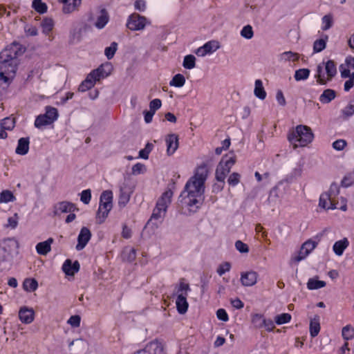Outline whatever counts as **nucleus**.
I'll use <instances>...</instances> for the list:
<instances>
[{
    "instance_id": "nucleus-64",
    "label": "nucleus",
    "mask_w": 354,
    "mask_h": 354,
    "mask_svg": "<svg viewBox=\"0 0 354 354\" xmlns=\"http://www.w3.org/2000/svg\"><path fill=\"white\" fill-rule=\"evenodd\" d=\"M353 183H354V174H348L342 180V184L345 187L351 186Z\"/></svg>"
},
{
    "instance_id": "nucleus-39",
    "label": "nucleus",
    "mask_w": 354,
    "mask_h": 354,
    "mask_svg": "<svg viewBox=\"0 0 354 354\" xmlns=\"http://www.w3.org/2000/svg\"><path fill=\"white\" fill-rule=\"evenodd\" d=\"M23 286L25 290L33 292L37 288L38 283L35 279H26L24 281Z\"/></svg>"
},
{
    "instance_id": "nucleus-1",
    "label": "nucleus",
    "mask_w": 354,
    "mask_h": 354,
    "mask_svg": "<svg viewBox=\"0 0 354 354\" xmlns=\"http://www.w3.org/2000/svg\"><path fill=\"white\" fill-rule=\"evenodd\" d=\"M208 172L207 165H201L196 169L194 175L185 184L180 195V202L183 208L187 209L189 214L195 213L204 201L205 183Z\"/></svg>"
},
{
    "instance_id": "nucleus-23",
    "label": "nucleus",
    "mask_w": 354,
    "mask_h": 354,
    "mask_svg": "<svg viewBox=\"0 0 354 354\" xmlns=\"http://www.w3.org/2000/svg\"><path fill=\"white\" fill-rule=\"evenodd\" d=\"M62 270L67 275H73L80 270V264L78 261L72 263L70 259H66L62 266Z\"/></svg>"
},
{
    "instance_id": "nucleus-36",
    "label": "nucleus",
    "mask_w": 354,
    "mask_h": 354,
    "mask_svg": "<svg viewBox=\"0 0 354 354\" xmlns=\"http://www.w3.org/2000/svg\"><path fill=\"white\" fill-rule=\"evenodd\" d=\"M185 83V78L182 74L175 75L169 82L171 86L182 87Z\"/></svg>"
},
{
    "instance_id": "nucleus-41",
    "label": "nucleus",
    "mask_w": 354,
    "mask_h": 354,
    "mask_svg": "<svg viewBox=\"0 0 354 354\" xmlns=\"http://www.w3.org/2000/svg\"><path fill=\"white\" fill-rule=\"evenodd\" d=\"M15 200L13 194L9 190H4L0 194V203L12 202Z\"/></svg>"
},
{
    "instance_id": "nucleus-40",
    "label": "nucleus",
    "mask_w": 354,
    "mask_h": 354,
    "mask_svg": "<svg viewBox=\"0 0 354 354\" xmlns=\"http://www.w3.org/2000/svg\"><path fill=\"white\" fill-rule=\"evenodd\" d=\"M183 66L186 69H192L196 66V58L192 55H186L184 57Z\"/></svg>"
},
{
    "instance_id": "nucleus-22",
    "label": "nucleus",
    "mask_w": 354,
    "mask_h": 354,
    "mask_svg": "<svg viewBox=\"0 0 354 354\" xmlns=\"http://www.w3.org/2000/svg\"><path fill=\"white\" fill-rule=\"evenodd\" d=\"M319 205L324 209L337 208L335 202L332 199L330 194H322L319 197Z\"/></svg>"
},
{
    "instance_id": "nucleus-63",
    "label": "nucleus",
    "mask_w": 354,
    "mask_h": 354,
    "mask_svg": "<svg viewBox=\"0 0 354 354\" xmlns=\"http://www.w3.org/2000/svg\"><path fill=\"white\" fill-rule=\"evenodd\" d=\"M342 113L346 116H351L354 114V100L342 110Z\"/></svg>"
},
{
    "instance_id": "nucleus-53",
    "label": "nucleus",
    "mask_w": 354,
    "mask_h": 354,
    "mask_svg": "<svg viewBox=\"0 0 354 354\" xmlns=\"http://www.w3.org/2000/svg\"><path fill=\"white\" fill-rule=\"evenodd\" d=\"M93 71L96 73L95 75L97 76L99 80L104 79L110 75V71H107L103 66H100Z\"/></svg>"
},
{
    "instance_id": "nucleus-10",
    "label": "nucleus",
    "mask_w": 354,
    "mask_h": 354,
    "mask_svg": "<svg viewBox=\"0 0 354 354\" xmlns=\"http://www.w3.org/2000/svg\"><path fill=\"white\" fill-rule=\"evenodd\" d=\"M58 117L57 109L52 106L46 107V113L37 117L35 121V126L41 129L45 126L53 123Z\"/></svg>"
},
{
    "instance_id": "nucleus-11",
    "label": "nucleus",
    "mask_w": 354,
    "mask_h": 354,
    "mask_svg": "<svg viewBox=\"0 0 354 354\" xmlns=\"http://www.w3.org/2000/svg\"><path fill=\"white\" fill-rule=\"evenodd\" d=\"M0 246L2 250H4V252L9 255V257L12 259L14 255L18 254L19 249V242L15 238H6L1 241L0 243Z\"/></svg>"
},
{
    "instance_id": "nucleus-25",
    "label": "nucleus",
    "mask_w": 354,
    "mask_h": 354,
    "mask_svg": "<svg viewBox=\"0 0 354 354\" xmlns=\"http://www.w3.org/2000/svg\"><path fill=\"white\" fill-rule=\"evenodd\" d=\"M348 245L349 241L348 239L344 238L334 243L333 246V250L336 255L342 256L344 253V251L348 248Z\"/></svg>"
},
{
    "instance_id": "nucleus-44",
    "label": "nucleus",
    "mask_w": 354,
    "mask_h": 354,
    "mask_svg": "<svg viewBox=\"0 0 354 354\" xmlns=\"http://www.w3.org/2000/svg\"><path fill=\"white\" fill-rule=\"evenodd\" d=\"M322 29L323 30H327L332 27L333 24L332 15L329 14V15H324L322 17Z\"/></svg>"
},
{
    "instance_id": "nucleus-19",
    "label": "nucleus",
    "mask_w": 354,
    "mask_h": 354,
    "mask_svg": "<svg viewBox=\"0 0 354 354\" xmlns=\"http://www.w3.org/2000/svg\"><path fill=\"white\" fill-rule=\"evenodd\" d=\"M258 274L256 272L250 271L241 273V281L244 286H252L257 281Z\"/></svg>"
},
{
    "instance_id": "nucleus-35",
    "label": "nucleus",
    "mask_w": 354,
    "mask_h": 354,
    "mask_svg": "<svg viewBox=\"0 0 354 354\" xmlns=\"http://www.w3.org/2000/svg\"><path fill=\"white\" fill-rule=\"evenodd\" d=\"M82 32L81 28H76L71 30L69 36V42L73 44L79 42L82 39Z\"/></svg>"
},
{
    "instance_id": "nucleus-51",
    "label": "nucleus",
    "mask_w": 354,
    "mask_h": 354,
    "mask_svg": "<svg viewBox=\"0 0 354 354\" xmlns=\"http://www.w3.org/2000/svg\"><path fill=\"white\" fill-rule=\"evenodd\" d=\"M241 35L247 39L252 38L254 32L252 26L250 25L244 26L241 30Z\"/></svg>"
},
{
    "instance_id": "nucleus-43",
    "label": "nucleus",
    "mask_w": 354,
    "mask_h": 354,
    "mask_svg": "<svg viewBox=\"0 0 354 354\" xmlns=\"http://www.w3.org/2000/svg\"><path fill=\"white\" fill-rule=\"evenodd\" d=\"M290 320L291 315L289 313H282L274 317L275 323L278 325L288 323Z\"/></svg>"
},
{
    "instance_id": "nucleus-50",
    "label": "nucleus",
    "mask_w": 354,
    "mask_h": 354,
    "mask_svg": "<svg viewBox=\"0 0 354 354\" xmlns=\"http://www.w3.org/2000/svg\"><path fill=\"white\" fill-rule=\"evenodd\" d=\"M241 175L237 172H233L230 175L227 183L230 186L234 187L239 183Z\"/></svg>"
},
{
    "instance_id": "nucleus-60",
    "label": "nucleus",
    "mask_w": 354,
    "mask_h": 354,
    "mask_svg": "<svg viewBox=\"0 0 354 354\" xmlns=\"http://www.w3.org/2000/svg\"><path fill=\"white\" fill-rule=\"evenodd\" d=\"M346 140L343 139H339L333 142V147L337 151H342L343 150L345 147L346 146Z\"/></svg>"
},
{
    "instance_id": "nucleus-29",
    "label": "nucleus",
    "mask_w": 354,
    "mask_h": 354,
    "mask_svg": "<svg viewBox=\"0 0 354 354\" xmlns=\"http://www.w3.org/2000/svg\"><path fill=\"white\" fill-rule=\"evenodd\" d=\"M109 17L106 10L102 9L100 10V15L97 18L95 26L98 29L103 28L108 23Z\"/></svg>"
},
{
    "instance_id": "nucleus-31",
    "label": "nucleus",
    "mask_w": 354,
    "mask_h": 354,
    "mask_svg": "<svg viewBox=\"0 0 354 354\" xmlns=\"http://www.w3.org/2000/svg\"><path fill=\"white\" fill-rule=\"evenodd\" d=\"M254 93L257 97L261 100H264L266 97V92L261 80H257L255 81Z\"/></svg>"
},
{
    "instance_id": "nucleus-27",
    "label": "nucleus",
    "mask_w": 354,
    "mask_h": 354,
    "mask_svg": "<svg viewBox=\"0 0 354 354\" xmlns=\"http://www.w3.org/2000/svg\"><path fill=\"white\" fill-rule=\"evenodd\" d=\"M320 331V317L315 315L310 321V335L312 337H316Z\"/></svg>"
},
{
    "instance_id": "nucleus-21",
    "label": "nucleus",
    "mask_w": 354,
    "mask_h": 354,
    "mask_svg": "<svg viewBox=\"0 0 354 354\" xmlns=\"http://www.w3.org/2000/svg\"><path fill=\"white\" fill-rule=\"evenodd\" d=\"M54 239L48 238L46 241L39 242L36 245V251L40 255H46L51 250V245L53 243Z\"/></svg>"
},
{
    "instance_id": "nucleus-59",
    "label": "nucleus",
    "mask_w": 354,
    "mask_h": 354,
    "mask_svg": "<svg viewBox=\"0 0 354 354\" xmlns=\"http://www.w3.org/2000/svg\"><path fill=\"white\" fill-rule=\"evenodd\" d=\"M231 268V266L230 263L225 262L223 263H221L219 265L218 268H217V273L219 276H222L226 272L230 271Z\"/></svg>"
},
{
    "instance_id": "nucleus-34",
    "label": "nucleus",
    "mask_w": 354,
    "mask_h": 354,
    "mask_svg": "<svg viewBox=\"0 0 354 354\" xmlns=\"http://www.w3.org/2000/svg\"><path fill=\"white\" fill-rule=\"evenodd\" d=\"M326 286V282L324 281H319L315 278H310L308 279L307 283V288L309 290H317Z\"/></svg>"
},
{
    "instance_id": "nucleus-54",
    "label": "nucleus",
    "mask_w": 354,
    "mask_h": 354,
    "mask_svg": "<svg viewBox=\"0 0 354 354\" xmlns=\"http://www.w3.org/2000/svg\"><path fill=\"white\" fill-rule=\"evenodd\" d=\"M93 84L91 81L85 79L79 86L78 91L80 92H85L93 87Z\"/></svg>"
},
{
    "instance_id": "nucleus-4",
    "label": "nucleus",
    "mask_w": 354,
    "mask_h": 354,
    "mask_svg": "<svg viewBox=\"0 0 354 354\" xmlns=\"http://www.w3.org/2000/svg\"><path fill=\"white\" fill-rule=\"evenodd\" d=\"M337 74L336 64L333 60L322 62L317 66L315 77L319 84L324 85Z\"/></svg>"
},
{
    "instance_id": "nucleus-20",
    "label": "nucleus",
    "mask_w": 354,
    "mask_h": 354,
    "mask_svg": "<svg viewBox=\"0 0 354 354\" xmlns=\"http://www.w3.org/2000/svg\"><path fill=\"white\" fill-rule=\"evenodd\" d=\"M19 317L22 323L30 324L34 320L35 312L32 308L24 307L20 309Z\"/></svg>"
},
{
    "instance_id": "nucleus-42",
    "label": "nucleus",
    "mask_w": 354,
    "mask_h": 354,
    "mask_svg": "<svg viewBox=\"0 0 354 354\" xmlns=\"http://www.w3.org/2000/svg\"><path fill=\"white\" fill-rule=\"evenodd\" d=\"M136 258V250L134 248L126 249L123 252V259L129 262L133 261Z\"/></svg>"
},
{
    "instance_id": "nucleus-48",
    "label": "nucleus",
    "mask_w": 354,
    "mask_h": 354,
    "mask_svg": "<svg viewBox=\"0 0 354 354\" xmlns=\"http://www.w3.org/2000/svg\"><path fill=\"white\" fill-rule=\"evenodd\" d=\"M117 47L118 44L116 42H113L110 46L105 48L104 53L108 59L113 58L117 50Z\"/></svg>"
},
{
    "instance_id": "nucleus-15",
    "label": "nucleus",
    "mask_w": 354,
    "mask_h": 354,
    "mask_svg": "<svg viewBox=\"0 0 354 354\" xmlns=\"http://www.w3.org/2000/svg\"><path fill=\"white\" fill-rule=\"evenodd\" d=\"M220 48L219 42L212 40L205 43L203 46L196 50V54L199 57H204L207 54H212Z\"/></svg>"
},
{
    "instance_id": "nucleus-32",
    "label": "nucleus",
    "mask_w": 354,
    "mask_h": 354,
    "mask_svg": "<svg viewBox=\"0 0 354 354\" xmlns=\"http://www.w3.org/2000/svg\"><path fill=\"white\" fill-rule=\"evenodd\" d=\"M299 59V54L292 51L283 52L279 55V60L281 62H297Z\"/></svg>"
},
{
    "instance_id": "nucleus-13",
    "label": "nucleus",
    "mask_w": 354,
    "mask_h": 354,
    "mask_svg": "<svg viewBox=\"0 0 354 354\" xmlns=\"http://www.w3.org/2000/svg\"><path fill=\"white\" fill-rule=\"evenodd\" d=\"M317 243L312 240H308L301 247L297 256L294 258L295 262H299L304 259L316 248Z\"/></svg>"
},
{
    "instance_id": "nucleus-26",
    "label": "nucleus",
    "mask_w": 354,
    "mask_h": 354,
    "mask_svg": "<svg viewBox=\"0 0 354 354\" xmlns=\"http://www.w3.org/2000/svg\"><path fill=\"white\" fill-rule=\"evenodd\" d=\"M29 138H21L18 140V144L15 149L16 153L19 155H26L28 153L29 150Z\"/></svg>"
},
{
    "instance_id": "nucleus-55",
    "label": "nucleus",
    "mask_w": 354,
    "mask_h": 354,
    "mask_svg": "<svg viewBox=\"0 0 354 354\" xmlns=\"http://www.w3.org/2000/svg\"><path fill=\"white\" fill-rule=\"evenodd\" d=\"M348 68L349 67H347L345 63L339 66V71L342 78L352 77L353 73L351 72Z\"/></svg>"
},
{
    "instance_id": "nucleus-52",
    "label": "nucleus",
    "mask_w": 354,
    "mask_h": 354,
    "mask_svg": "<svg viewBox=\"0 0 354 354\" xmlns=\"http://www.w3.org/2000/svg\"><path fill=\"white\" fill-rule=\"evenodd\" d=\"M153 145L151 143H147L143 149H141L139 152V156L143 159H148L149 154L153 149Z\"/></svg>"
},
{
    "instance_id": "nucleus-28",
    "label": "nucleus",
    "mask_w": 354,
    "mask_h": 354,
    "mask_svg": "<svg viewBox=\"0 0 354 354\" xmlns=\"http://www.w3.org/2000/svg\"><path fill=\"white\" fill-rule=\"evenodd\" d=\"M56 213L72 212L76 209L75 205L68 201L59 203L56 206Z\"/></svg>"
},
{
    "instance_id": "nucleus-30",
    "label": "nucleus",
    "mask_w": 354,
    "mask_h": 354,
    "mask_svg": "<svg viewBox=\"0 0 354 354\" xmlns=\"http://www.w3.org/2000/svg\"><path fill=\"white\" fill-rule=\"evenodd\" d=\"M336 93L333 89H326L319 96V101L324 104H328L335 99Z\"/></svg>"
},
{
    "instance_id": "nucleus-33",
    "label": "nucleus",
    "mask_w": 354,
    "mask_h": 354,
    "mask_svg": "<svg viewBox=\"0 0 354 354\" xmlns=\"http://www.w3.org/2000/svg\"><path fill=\"white\" fill-rule=\"evenodd\" d=\"M42 32L46 35H48L54 27V21L50 18H45L41 24Z\"/></svg>"
},
{
    "instance_id": "nucleus-56",
    "label": "nucleus",
    "mask_w": 354,
    "mask_h": 354,
    "mask_svg": "<svg viewBox=\"0 0 354 354\" xmlns=\"http://www.w3.org/2000/svg\"><path fill=\"white\" fill-rule=\"evenodd\" d=\"M235 248L241 253H248L249 252L248 245L239 240L235 242Z\"/></svg>"
},
{
    "instance_id": "nucleus-37",
    "label": "nucleus",
    "mask_w": 354,
    "mask_h": 354,
    "mask_svg": "<svg viewBox=\"0 0 354 354\" xmlns=\"http://www.w3.org/2000/svg\"><path fill=\"white\" fill-rule=\"evenodd\" d=\"M327 40L328 36H326L325 39H319L315 40L313 44V52L315 53H317L325 49Z\"/></svg>"
},
{
    "instance_id": "nucleus-8",
    "label": "nucleus",
    "mask_w": 354,
    "mask_h": 354,
    "mask_svg": "<svg viewBox=\"0 0 354 354\" xmlns=\"http://www.w3.org/2000/svg\"><path fill=\"white\" fill-rule=\"evenodd\" d=\"M23 52L21 46L14 42L0 53V63L5 64L9 62H17V57Z\"/></svg>"
},
{
    "instance_id": "nucleus-12",
    "label": "nucleus",
    "mask_w": 354,
    "mask_h": 354,
    "mask_svg": "<svg viewBox=\"0 0 354 354\" xmlns=\"http://www.w3.org/2000/svg\"><path fill=\"white\" fill-rule=\"evenodd\" d=\"M17 71V62H9L7 64H1L0 78L7 82L13 77Z\"/></svg>"
},
{
    "instance_id": "nucleus-2",
    "label": "nucleus",
    "mask_w": 354,
    "mask_h": 354,
    "mask_svg": "<svg viewBox=\"0 0 354 354\" xmlns=\"http://www.w3.org/2000/svg\"><path fill=\"white\" fill-rule=\"evenodd\" d=\"M173 194V192L171 189H167L162 194L156 202L147 225L152 223L158 227V225L162 222L166 215L167 208L171 203Z\"/></svg>"
},
{
    "instance_id": "nucleus-5",
    "label": "nucleus",
    "mask_w": 354,
    "mask_h": 354,
    "mask_svg": "<svg viewBox=\"0 0 354 354\" xmlns=\"http://www.w3.org/2000/svg\"><path fill=\"white\" fill-rule=\"evenodd\" d=\"M236 162V156L234 152L230 151L223 156L216 169L215 178L216 180L225 184V179L227 175L230 173Z\"/></svg>"
},
{
    "instance_id": "nucleus-3",
    "label": "nucleus",
    "mask_w": 354,
    "mask_h": 354,
    "mask_svg": "<svg viewBox=\"0 0 354 354\" xmlns=\"http://www.w3.org/2000/svg\"><path fill=\"white\" fill-rule=\"evenodd\" d=\"M314 135L310 127L306 125H298L295 129L288 134V139L293 145L294 149L303 147L310 143Z\"/></svg>"
},
{
    "instance_id": "nucleus-7",
    "label": "nucleus",
    "mask_w": 354,
    "mask_h": 354,
    "mask_svg": "<svg viewBox=\"0 0 354 354\" xmlns=\"http://www.w3.org/2000/svg\"><path fill=\"white\" fill-rule=\"evenodd\" d=\"M113 207V193L110 190L102 193L100 198V205L97 212L96 219L98 223L104 222L109 212Z\"/></svg>"
},
{
    "instance_id": "nucleus-57",
    "label": "nucleus",
    "mask_w": 354,
    "mask_h": 354,
    "mask_svg": "<svg viewBox=\"0 0 354 354\" xmlns=\"http://www.w3.org/2000/svg\"><path fill=\"white\" fill-rule=\"evenodd\" d=\"M81 317L80 315H72L67 321V323L74 328L79 327Z\"/></svg>"
},
{
    "instance_id": "nucleus-16",
    "label": "nucleus",
    "mask_w": 354,
    "mask_h": 354,
    "mask_svg": "<svg viewBox=\"0 0 354 354\" xmlns=\"http://www.w3.org/2000/svg\"><path fill=\"white\" fill-rule=\"evenodd\" d=\"M91 237V232L86 227H83L77 237V250H82L86 245Z\"/></svg>"
},
{
    "instance_id": "nucleus-6",
    "label": "nucleus",
    "mask_w": 354,
    "mask_h": 354,
    "mask_svg": "<svg viewBox=\"0 0 354 354\" xmlns=\"http://www.w3.org/2000/svg\"><path fill=\"white\" fill-rule=\"evenodd\" d=\"M191 291L189 285L185 282L184 279H180L176 287L174 295H176V306L180 314H185L188 309L189 304L187 301L189 292Z\"/></svg>"
},
{
    "instance_id": "nucleus-45",
    "label": "nucleus",
    "mask_w": 354,
    "mask_h": 354,
    "mask_svg": "<svg viewBox=\"0 0 354 354\" xmlns=\"http://www.w3.org/2000/svg\"><path fill=\"white\" fill-rule=\"evenodd\" d=\"M32 8L41 14L46 12L47 10L46 5L41 0H33Z\"/></svg>"
},
{
    "instance_id": "nucleus-61",
    "label": "nucleus",
    "mask_w": 354,
    "mask_h": 354,
    "mask_svg": "<svg viewBox=\"0 0 354 354\" xmlns=\"http://www.w3.org/2000/svg\"><path fill=\"white\" fill-rule=\"evenodd\" d=\"M326 194H330L332 199L335 202V197L339 194V187L336 184H332L330 187L328 192L326 193Z\"/></svg>"
},
{
    "instance_id": "nucleus-62",
    "label": "nucleus",
    "mask_w": 354,
    "mask_h": 354,
    "mask_svg": "<svg viewBox=\"0 0 354 354\" xmlns=\"http://www.w3.org/2000/svg\"><path fill=\"white\" fill-rule=\"evenodd\" d=\"M162 102L160 99H154L149 103V108L151 111L155 113L156 110L161 107Z\"/></svg>"
},
{
    "instance_id": "nucleus-18",
    "label": "nucleus",
    "mask_w": 354,
    "mask_h": 354,
    "mask_svg": "<svg viewBox=\"0 0 354 354\" xmlns=\"http://www.w3.org/2000/svg\"><path fill=\"white\" fill-rule=\"evenodd\" d=\"M167 145V153L169 156L172 155L178 147V138L176 134H169L165 138Z\"/></svg>"
},
{
    "instance_id": "nucleus-49",
    "label": "nucleus",
    "mask_w": 354,
    "mask_h": 354,
    "mask_svg": "<svg viewBox=\"0 0 354 354\" xmlns=\"http://www.w3.org/2000/svg\"><path fill=\"white\" fill-rule=\"evenodd\" d=\"M342 335L344 339H351L354 337V329L350 326H346L342 328Z\"/></svg>"
},
{
    "instance_id": "nucleus-14",
    "label": "nucleus",
    "mask_w": 354,
    "mask_h": 354,
    "mask_svg": "<svg viewBox=\"0 0 354 354\" xmlns=\"http://www.w3.org/2000/svg\"><path fill=\"white\" fill-rule=\"evenodd\" d=\"M133 192L131 187L125 182L120 185V194L118 205L120 207H124L129 201Z\"/></svg>"
},
{
    "instance_id": "nucleus-46",
    "label": "nucleus",
    "mask_w": 354,
    "mask_h": 354,
    "mask_svg": "<svg viewBox=\"0 0 354 354\" xmlns=\"http://www.w3.org/2000/svg\"><path fill=\"white\" fill-rule=\"evenodd\" d=\"M0 124H1L2 127L4 128L6 131H10L15 127V121L14 118H6L1 120Z\"/></svg>"
},
{
    "instance_id": "nucleus-58",
    "label": "nucleus",
    "mask_w": 354,
    "mask_h": 354,
    "mask_svg": "<svg viewBox=\"0 0 354 354\" xmlns=\"http://www.w3.org/2000/svg\"><path fill=\"white\" fill-rule=\"evenodd\" d=\"M91 199V192L90 189L83 190L81 193L80 200L84 204H88Z\"/></svg>"
},
{
    "instance_id": "nucleus-24",
    "label": "nucleus",
    "mask_w": 354,
    "mask_h": 354,
    "mask_svg": "<svg viewBox=\"0 0 354 354\" xmlns=\"http://www.w3.org/2000/svg\"><path fill=\"white\" fill-rule=\"evenodd\" d=\"M63 3L62 10L64 13H71L80 6L82 0H59Z\"/></svg>"
},
{
    "instance_id": "nucleus-9",
    "label": "nucleus",
    "mask_w": 354,
    "mask_h": 354,
    "mask_svg": "<svg viewBox=\"0 0 354 354\" xmlns=\"http://www.w3.org/2000/svg\"><path fill=\"white\" fill-rule=\"evenodd\" d=\"M150 24L151 21L147 17L134 12L128 17L126 26L131 31H138L144 30L147 26Z\"/></svg>"
},
{
    "instance_id": "nucleus-17",
    "label": "nucleus",
    "mask_w": 354,
    "mask_h": 354,
    "mask_svg": "<svg viewBox=\"0 0 354 354\" xmlns=\"http://www.w3.org/2000/svg\"><path fill=\"white\" fill-rule=\"evenodd\" d=\"M145 349L148 354L165 353L164 344L158 339H155L148 343L145 347Z\"/></svg>"
},
{
    "instance_id": "nucleus-47",
    "label": "nucleus",
    "mask_w": 354,
    "mask_h": 354,
    "mask_svg": "<svg viewBox=\"0 0 354 354\" xmlns=\"http://www.w3.org/2000/svg\"><path fill=\"white\" fill-rule=\"evenodd\" d=\"M264 319L263 315L260 314H254L252 316V322L257 328H263Z\"/></svg>"
},
{
    "instance_id": "nucleus-38",
    "label": "nucleus",
    "mask_w": 354,
    "mask_h": 354,
    "mask_svg": "<svg viewBox=\"0 0 354 354\" xmlns=\"http://www.w3.org/2000/svg\"><path fill=\"white\" fill-rule=\"evenodd\" d=\"M310 73L308 68H300L295 71L294 77L297 81L305 80L308 78Z\"/></svg>"
}]
</instances>
